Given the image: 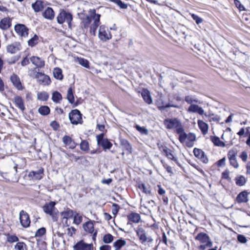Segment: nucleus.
<instances>
[{
  "label": "nucleus",
  "instance_id": "1",
  "mask_svg": "<svg viewBox=\"0 0 250 250\" xmlns=\"http://www.w3.org/2000/svg\"><path fill=\"white\" fill-rule=\"evenodd\" d=\"M89 16L83 18L81 23V27L83 31L89 28V33L95 36L96 30L100 25L101 15L96 13L95 9H91L89 11Z\"/></svg>",
  "mask_w": 250,
  "mask_h": 250
},
{
  "label": "nucleus",
  "instance_id": "2",
  "mask_svg": "<svg viewBox=\"0 0 250 250\" xmlns=\"http://www.w3.org/2000/svg\"><path fill=\"white\" fill-rule=\"evenodd\" d=\"M177 133L179 135V140L182 144H185L188 147H192L194 145V142L196 140V136L194 133H189L187 134L184 132L183 127L178 128Z\"/></svg>",
  "mask_w": 250,
  "mask_h": 250
},
{
  "label": "nucleus",
  "instance_id": "3",
  "mask_svg": "<svg viewBox=\"0 0 250 250\" xmlns=\"http://www.w3.org/2000/svg\"><path fill=\"white\" fill-rule=\"evenodd\" d=\"M73 17L72 14L64 10H62L57 17V21L58 23L62 24L66 22L68 24V27L71 28V21Z\"/></svg>",
  "mask_w": 250,
  "mask_h": 250
},
{
  "label": "nucleus",
  "instance_id": "4",
  "mask_svg": "<svg viewBox=\"0 0 250 250\" xmlns=\"http://www.w3.org/2000/svg\"><path fill=\"white\" fill-rule=\"evenodd\" d=\"M56 203L55 202L51 201L45 204L42 207L43 211L47 214L51 216L53 218L57 214L58 210L55 208Z\"/></svg>",
  "mask_w": 250,
  "mask_h": 250
},
{
  "label": "nucleus",
  "instance_id": "5",
  "mask_svg": "<svg viewBox=\"0 0 250 250\" xmlns=\"http://www.w3.org/2000/svg\"><path fill=\"white\" fill-rule=\"evenodd\" d=\"M69 119L73 125H78L82 122V114L78 109L72 110L69 114Z\"/></svg>",
  "mask_w": 250,
  "mask_h": 250
},
{
  "label": "nucleus",
  "instance_id": "6",
  "mask_svg": "<svg viewBox=\"0 0 250 250\" xmlns=\"http://www.w3.org/2000/svg\"><path fill=\"white\" fill-rule=\"evenodd\" d=\"M136 232L139 238L140 241L142 244H144L146 242L150 243L153 242V239L151 237L146 236V231L143 228L141 227L138 228L136 229Z\"/></svg>",
  "mask_w": 250,
  "mask_h": 250
},
{
  "label": "nucleus",
  "instance_id": "7",
  "mask_svg": "<svg viewBox=\"0 0 250 250\" xmlns=\"http://www.w3.org/2000/svg\"><path fill=\"white\" fill-rule=\"evenodd\" d=\"M104 136L103 133L96 136L97 144L101 146L104 150L109 149L112 146V144L107 139L104 138Z\"/></svg>",
  "mask_w": 250,
  "mask_h": 250
},
{
  "label": "nucleus",
  "instance_id": "8",
  "mask_svg": "<svg viewBox=\"0 0 250 250\" xmlns=\"http://www.w3.org/2000/svg\"><path fill=\"white\" fill-rule=\"evenodd\" d=\"M164 125L167 129L176 128L182 127L180 122L176 118L167 119L164 121Z\"/></svg>",
  "mask_w": 250,
  "mask_h": 250
},
{
  "label": "nucleus",
  "instance_id": "9",
  "mask_svg": "<svg viewBox=\"0 0 250 250\" xmlns=\"http://www.w3.org/2000/svg\"><path fill=\"white\" fill-rule=\"evenodd\" d=\"M15 30L21 38H26L28 35L29 29L24 24H17L15 26Z\"/></svg>",
  "mask_w": 250,
  "mask_h": 250
},
{
  "label": "nucleus",
  "instance_id": "10",
  "mask_svg": "<svg viewBox=\"0 0 250 250\" xmlns=\"http://www.w3.org/2000/svg\"><path fill=\"white\" fill-rule=\"evenodd\" d=\"M98 37L101 41L105 42L111 39L112 35L110 33H108L106 26L102 25L99 27Z\"/></svg>",
  "mask_w": 250,
  "mask_h": 250
},
{
  "label": "nucleus",
  "instance_id": "11",
  "mask_svg": "<svg viewBox=\"0 0 250 250\" xmlns=\"http://www.w3.org/2000/svg\"><path fill=\"white\" fill-rule=\"evenodd\" d=\"M83 228L85 231L87 233L92 234L93 240H95L97 234V231L95 230L94 224L92 221H89L83 224Z\"/></svg>",
  "mask_w": 250,
  "mask_h": 250
},
{
  "label": "nucleus",
  "instance_id": "12",
  "mask_svg": "<svg viewBox=\"0 0 250 250\" xmlns=\"http://www.w3.org/2000/svg\"><path fill=\"white\" fill-rule=\"evenodd\" d=\"M20 220L21 225L25 228H28L30 224V219L29 215L25 211L22 210L20 212Z\"/></svg>",
  "mask_w": 250,
  "mask_h": 250
},
{
  "label": "nucleus",
  "instance_id": "13",
  "mask_svg": "<svg viewBox=\"0 0 250 250\" xmlns=\"http://www.w3.org/2000/svg\"><path fill=\"white\" fill-rule=\"evenodd\" d=\"M74 250H93L92 244H86L83 241H80L73 247Z\"/></svg>",
  "mask_w": 250,
  "mask_h": 250
},
{
  "label": "nucleus",
  "instance_id": "14",
  "mask_svg": "<svg viewBox=\"0 0 250 250\" xmlns=\"http://www.w3.org/2000/svg\"><path fill=\"white\" fill-rule=\"evenodd\" d=\"M195 239L198 240L201 243L209 244L208 246L212 245V243L211 241L209 236L205 233H199L195 237Z\"/></svg>",
  "mask_w": 250,
  "mask_h": 250
},
{
  "label": "nucleus",
  "instance_id": "15",
  "mask_svg": "<svg viewBox=\"0 0 250 250\" xmlns=\"http://www.w3.org/2000/svg\"><path fill=\"white\" fill-rule=\"evenodd\" d=\"M43 168L41 167L37 171H32L28 174V177L32 180H39L42 178Z\"/></svg>",
  "mask_w": 250,
  "mask_h": 250
},
{
  "label": "nucleus",
  "instance_id": "16",
  "mask_svg": "<svg viewBox=\"0 0 250 250\" xmlns=\"http://www.w3.org/2000/svg\"><path fill=\"white\" fill-rule=\"evenodd\" d=\"M36 77L39 83L43 85H49L51 83L49 77L42 73H38Z\"/></svg>",
  "mask_w": 250,
  "mask_h": 250
},
{
  "label": "nucleus",
  "instance_id": "17",
  "mask_svg": "<svg viewBox=\"0 0 250 250\" xmlns=\"http://www.w3.org/2000/svg\"><path fill=\"white\" fill-rule=\"evenodd\" d=\"M30 60L32 63L37 68H42L45 65L44 61L37 56H32L30 58Z\"/></svg>",
  "mask_w": 250,
  "mask_h": 250
},
{
  "label": "nucleus",
  "instance_id": "18",
  "mask_svg": "<svg viewBox=\"0 0 250 250\" xmlns=\"http://www.w3.org/2000/svg\"><path fill=\"white\" fill-rule=\"evenodd\" d=\"M193 153L195 157L200 159L203 163L206 164L208 162L207 157L205 156L204 152L201 149L195 148Z\"/></svg>",
  "mask_w": 250,
  "mask_h": 250
},
{
  "label": "nucleus",
  "instance_id": "19",
  "mask_svg": "<svg viewBox=\"0 0 250 250\" xmlns=\"http://www.w3.org/2000/svg\"><path fill=\"white\" fill-rule=\"evenodd\" d=\"M63 144L70 149H74L77 146V144L71 139L70 136L65 135L62 138Z\"/></svg>",
  "mask_w": 250,
  "mask_h": 250
},
{
  "label": "nucleus",
  "instance_id": "20",
  "mask_svg": "<svg viewBox=\"0 0 250 250\" xmlns=\"http://www.w3.org/2000/svg\"><path fill=\"white\" fill-rule=\"evenodd\" d=\"M159 148L161 151L164 153V154L166 156L168 159L174 161H176V159L174 157L173 154H172V151L167 148L166 146H162Z\"/></svg>",
  "mask_w": 250,
  "mask_h": 250
},
{
  "label": "nucleus",
  "instance_id": "21",
  "mask_svg": "<svg viewBox=\"0 0 250 250\" xmlns=\"http://www.w3.org/2000/svg\"><path fill=\"white\" fill-rule=\"evenodd\" d=\"M188 111L189 112L197 113L200 115L204 114V109L197 104H191L188 107Z\"/></svg>",
  "mask_w": 250,
  "mask_h": 250
},
{
  "label": "nucleus",
  "instance_id": "22",
  "mask_svg": "<svg viewBox=\"0 0 250 250\" xmlns=\"http://www.w3.org/2000/svg\"><path fill=\"white\" fill-rule=\"evenodd\" d=\"M21 45L20 43L15 42L7 46V50L11 54H14L21 50Z\"/></svg>",
  "mask_w": 250,
  "mask_h": 250
},
{
  "label": "nucleus",
  "instance_id": "23",
  "mask_svg": "<svg viewBox=\"0 0 250 250\" xmlns=\"http://www.w3.org/2000/svg\"><path fill=\"white\" fill-rule=\"evenodd\" d=\"M10 80L13 85L19 90L22 89V85L19 77L16 74H13Z\"/></svg>",
  "mask_w": 250,
  "mask_h": 250
},
{
  "label": "nucleus",
  "instance_id": "24",
  "mask_svg": "<svg viewBox=\"0 0 250 250\" xmlns=\"http://www.w3.org/2000/svg\"><path fill=\"white\" fill-rule=\"evenodd\" d=\"M42 16L46 19L52 20L54 18L55 13L52 8L47 7L43 12Z\"/></svg>",
  "mask_w": 250,
  "mask_h": 250
},
{
  "label": "nucleus",
  "instance_id": "25",
  "mask_svg": "<svg viewBox=\"0 0 250 250\" xmlns=\"http://www.w3.org/2000/svg\"><path fill=\"white\" fill-rule=\"evenodd\" d=\"M248 193L244 191L240 192L237 196L236 200L238 203H246L248 201Z\"/></svg>",
  "mask_w": 250,
  "mask_h": 250
},
{
  "label": "nucleus",
  "instance_id": "26",
  "mask_svg": "<svg viewBox=\"0 0 250 250\" xmlns=\"http://www.w3.org/2000/svg\"><path fill=\"white\" fill-rule=\"evenodd\" d=\"M142 96L144 100V101L147 104H151L152 103V100L149 91L146 89H144L143 90L142 92Z\"/></svg>",
  "mask_w": 250,
  "mask_h": 250
},
{
  "label": "nucleus",
  "instance_id": "27",
  "mask_svg": "<svg viewBox=\"0 0 250 250\" xmlns=\"http://www.w3.org/2000/svg\"><path fill=\"white\" fill-rule=\"evenodd\" d=\"M14 102L16 106L20 108L22 111L25 110L24 102L21 97L17 96L14 97Z\"/></svg>",
  "mask_w": 250,
  "mask_h": 250
},
{
  "label": "nucleus",
  "instance_id": "28",
  "mask_svg": "<svg viewBox=\"0 0 250 250\" xmlns=\"http://www.w3.org/2000/svg\"><path fill=\"white\" fill-rule=\"evenodd\" d=\"M11 25L10 19L8 18H3L0 21V28L3 30L7 29Z\"/></svg>",
  "mask_w": 250,
  "mask_h": 250
},
{
  "label": "nucleus",
  "instance_id": "29",
  "mask_svg": "<svg viewBox=\"0 0 250 250\" xmlns=\"http://www.w3.org/2000/svg\"><path fill=\"white\" fill-rule=\"evenodd\" d=\"M198 126L204 135H206L208 131V125L204 121L199 120L198 121Z\"/></svg>",
  "mask_w": 250,
  "mask_h": 250
},
{
  "label": "nucleus",
  "instance_id": "30",
  "mask_svg": "<svg viewBox=\"0 0 250 250\" xmlns=\"http://www.w3.org/2000/svg\"><path fill=\"white\" fill-rule=\"evenodd\" d=\"M32 7L36 12L41 11L43 8V2L41 0H37L32 3Z\"/></svg>",
  "mask_w": 250,
  "mask_h": 250
},
{
  "label": "nucleus",
  "instance_id": "31",
  "mask_svg": "<svg viewBox=\"0 0 250 250\" xmlns=\"http://www.w3.org/2000/svg\"><path fill=\"white\" fill-rule=\"evenodd\" d=\"M127 217L129 220L134 223H138L141 220V216L137 213L132 212L129 214Z\"/></svg>",
  "mask_w": 250,
  "mask_h": 250
},
{
  "label": "nucleus",
  "instance_id": "32",
  "mask_svg": "<svg viewBox=\"0 0 250 250\" xmlns=\"http://www.w3.org/2000/svg\"><path fill=\"white\" fill-rule=\"evenodd\" d=\"M54 77L59 80L63 79V76L62 74V70L59 67H55L53 71Z\"/></svg>",
  "mask_w": 250,
  "mask_h": 250
},
{
  "label": "nucleus",
  "instance_id": "33",
  "mask_svg": "<svg viewBox=\"0 0 250 250\" xmlns=\"http://www.w3.org/2000/svg\"><path fill=\"white\" fill-rule=\"evenodd\" d=\"M126 243L125 240L120 239L113 243V246L115 248V250H120V249L125 246Z\"/></svg>",
  "mask_w": 250,
  "mask_h": 250
},
{
  "label": "nucleus",
  "instance_id": "34",
  "mask_svg": "<svg viewBox=\"0 0 250 250\" xmlns=\"http://www.w3.org/2000/svg\"><path fill=\"white\" fill-rule=\"evenodd\" d=\"M49 98V94L45 91L39 92L37 93V99L42 101H46Z\"/></svg>",
  "mask_w": 250,
  "mask_h": 250
},
{
  "label": "nucleus",
  "instance_id": "35",
  "mask_svg": "<svg viewBox=\"0 0 250 250\" xmlns=\"http://www.w3.org/2000/svg\"><path fill=\"white\" fill-rule=\"evenodd\" d=\"M211 140L214 145L218 146L224 147L225 144L220 140V138L216 136L211 137Z\"/></svg>",
  "mask_w": 250,
  "mask_h": 250
},
{
  "label": "nucleus",
  "instance_id": "36",
  "mask_svg": "<svg viewBox=\"0 0 250 250\" xmlns=\"http://www.w3.org/2000/svg\"><path fill=\"white\" fill-rule=\"evenodd\" d=\"M237 153L238 150L236 148L233 147L230 149L227 155L229 160L236 158Z\"/></svg>",
  "mask_w": 250,
  "mask_h": 250
},
{
  "label": "nucleus",
  "instance_id": "37",
  "mask_svg": "<svg viewBox=\"0 0 250 250\" xmlns=\"http://www.w3.org/2000/svg\"><path fill=\"white\" fill-rule=\"evenodd\" d=\"M246 182V179L242 175L238 176L235 178L236 184L238 186H244Z\"/></svg>",
  "mask_w": 250,
  "mask_h": 250
},
{
  "label": "nucleus",
  "instance_id": "38",
  "mask_svg": "<svg viewBox=\"0 0 250 250\" xmlns=\"http://www.w3.org/2000/svg\"><path fill=\"white\" fill-rule=\"evenodd\" d=\"M62 99V95L58 91H54L52 93V100L56 103H59Z\"/></svg>",
  "mask_w": 250,
  "mask_h": 250
},
{
  "label": "nucleus",
  "instance_id": "39",
  "mask_svg": "<svg viewBox=\"0 0 250 250\" xmlns=\"http://www.w3.org/2000/svg\"><path fill=\"white\" fill-rule=\"evenodd\" d=\"M39 38L36 34L34 35L33 37H32L28 41V44L31 47H33L36 45L39 42Z\"/></svg>",
  "mask_w": 250,
  "mask_h": 250
},
{
  "label": "nucleus",
  "instance_id": "40",
  "mask_svg": "<svg viewBox=\"0 0 250 250\" xmlns=\"http://www.w3.org/2000/svg\"><path fill=\"white\" fill-rule=\"evenodd\" d=\"M38 111L40 114L45 116L50 113V108L47 106L43 105L39 108Z\"/></svg>",
  "mask_w": 250,
  "mask_h": 250
},
{
  "label": "nucleus",
  "instance_id": "41",
  "mask_svg": "<svg viewBox=\"0 0 250 250\" xmlns=\"http://www.w3.org/2000/svg\"><path fill=\"white\" fill-rule=\"evenodd\" d=\"M139 188L146 194H151V189L149 186H146L145 184H140Z\"/></svg>",
  "mask_w": 250,
  "mask_h": 250
},
{
  "label": "nucleus",
  "instance_id": "42",
  "mask_svg": "<svg viewBox=\"0 0 250 250\" xmlns=\"http://www.w3.org/2000/svg\"><path fill=\"white\" fill-rule=\"evenodd\" d=\"M67 99L70 104H73L74 102V97L73 93V90L72 87H69L67 90Z\"/></svg>",
  "mask_w": 250,
  "mask_h": 250
},
{
  "label": "nucleus",
  "instance_id": "43",
  "mask_svg": "<svg viewBox=\"0 0 250 250\" xmlns=\"http://www.w3.org/2000/svg\"><path fill=\"white\" fill-rule=\"evenodd\" d=\"M74 215V212L72 210L68 209L62 212V216L63 218L68 219L71 218Z\"/></svg>",
  "mask_w": 250,
  "mask_h": 250
},
{
  "label": "nucleus",
  "instance_id": "44",
  "mask_svg": "<svg viewBox=\"0 0 250 250\" xmlns=\"http://www.w3.org/2000/svg\"><path fill=\"white\" fill-rule=\"evenodd\" d=\"M14 249L16 250H27L26 245L23 242H18L15 246Z\"/></svg>",
  "mask_w": 250,
  "mask_h": 250
},
{
  "label": "nucleus",
  "instance_id": "45",
  "mask_svg": "<svg viewBox=\"0 0 250 250\" xmlns=\"http://www.w3.org/2000/svg\"><path fill=\"white\" fill-rule=\"evenodd\" d=\"M185 101L188 104H192V103H199V100L196 99L194 96H187L185 97Z\"/></svg>",
  "mask_w": 250,
  "mask_h": 250
},
{
  "label": "nucleus",
  "instance_id": "46",
  "mask_svg": "<svg viewBox=\"0 0 250 250\" xmlns=\"http://www.w3.org/2000/svg\"><path fill=\"white\" fill-rule=\"evenodd\" d=\"M114 240V237L109 233L104 235L103 237V242L105 244L111 243Z\"/></svg>",
  "mask_w": 250,
  "mask_h": 250
},
{
  "label": "nucleus",
  "instance_id": "47",
  "mask_svg": "<svg viewBox=\"0 0 250 250\" xmlns=\"http://www.w3.org/2000/svg\"><path fill=\"white\" fill-rule=\"evenodd\" d=\"M78 62L82 66L88 68L89 67V62L83 58H78Z\"/></svg>",
  "mask_w": 250,
  "mask_h": 250
},
{
  "label": "nucleus",
  "instance_id": "48",
  "mask_svg": "<svg viewBox=\"0 0 250 250\" xmlns=\"http://www.w3.org/2000/svg\"><path fill=\"white\" fill-rule=\"evenodd\" d=\"M208 120L209 122H219L220 120V117L217 115H215L213 113H210L208 115Z\"/></svg>",
  "mask_w": 250,
  "mask_h": 250
},
{
  "label": "nucleus",
  "instance_id": "49",
  "mask_svg": "<svg viewBox=\"0 0 250 250\" xmlns=\"http://www.w3.org/2000/svg\"><path fill=\"white\" fill-rule=\"evenodd\" d=\"M83 220V217L78 213H76L74 216L73 223L79 225L81 223Z\"/></svg>",
  "mask_w": 250,
  "mask_h": 250
},
{
  "label": "nucleus",
  "instance_id": "50",
  "mask_svg": "<svg viewBox=\"0 0 250 250\" xmlns=\"http://www.w3.org/2000/svg\"><path fill=\"white\" fill-rule=\"evenodd\" d=\"M7 241L9 243L16 242L19 241V238L15 235H10L8 234L6 235Z\"/></svg>",
  "mask_w": 250,
  "mask_h": 250
},
{
  "label": "nucleus",
  "instance_id": "51",
  "mask_svg": "<svg viewBox=\"0 0 250 250\" xmlns=\"http://www.w3.org/2000/svg\"><path fill=\"white\" fill-rule=\"evenodd\" d=\"M111 1L117 4L121 9H126L127 4L122 2L121 0H110Z\"/></svg>",
  "mask_w": 250,
  "mask_h": 250
},
{
  "label": "nucleus",
  "instance_id": "52",
  "mask_svg": "<svg viewBox=\"0 0 250 250\" xmlns=\"http://www.w3.org/2000/svg\"><path fill=\"white\" fill-rule=\"evenodd\" d=\"M80 148L83 151L88 150L89 148L88 143L85 140L82 141L80 144Z\"/></svg>",
  "mask_w": 250,
  "mask_h": 250
},
{
  "label": "nucleus",
  "instance_id": "53",
  "mask_svg": "<svg viewBox=\"0 0 250 250\" xmlns=\"http://www.w3.org/2000/svg\"><path fill=\"white\" fill-rule=\"evenodd\" d=\"M136 129L139 131L141 134L147 135L148 134V130L144 127H141L139 125H136L135 126Z\"/></svg>",
  "mask_w": 250,
  "mask_h": 250
},
{
  "label": "nucleus",
  "instance_id": "54",
  "mask_svg": "<svg viewBox=\"0 0 250 250\" xmlns=\"http://www.w3.org/2000/svg\"><path fill=\"white\" fill-rule=\"evenodd\" d=\"M46 230L44 228H42L37 230L35 233L36 237H41L45 233Z\"/></svg>",
  "mask_w": 250,
  "mask_h": 250
},
{
  "label": "nucleus",
  "instance_id": "55",
  "mask_svg": "<svg viewBox=\"0 0 250 250\" xmlns=\"http://www.w3.org/2000/svg\"><path fill=\"white\" fill-rule=\"evenodd\" d=\"M191 16L197 24L202 23L203 21L202 18L194 14H191Z\"/></svg>",
  "mask_w": 250,
  "mask_h": 250
},
{
  "label": "nucleus",
  "instance_id": "56",
  "mask_svg": "<svg viewBox=\"0 0 250 250\" xmlns=\"http://www.w3.org/2000/svg\"><path fill=\"white\" fill-rule=\"evenodd\" d=\"M123 145L126 150L131 153L132 147L127 141H124L123 142Z\"/></svg>",
  "mask_w": 250,
  "mask_h": 250
},
{
  "label": "nucleus",
  "instance_id": "57",
  "mask_svg": "<svg viewBox=\"0 0 250 250\" xmlns=\"http://www.w3.org/2000/svg\"><path fill=\"white\" fill-rule=\"evenodd\" d=\"M30 61V58L29 59L27 56H25L22 59L21 62V65L22 66H26L29 64Z\"/></svg>",
  "mask_w": 250,
  "mask_h": 250
},
{
  "label": "nucleus",
  "instance_id": "58",
  "mask_svg": "<svg viewBox=\"0 0 250 250\" xmlns=\"http://www.w3.org/2000/svg\"><path fill=\"white\" fill-rule=\"evenodd\" d=\"M230 165L235 168L239 167V164L237 162L236 158L229 160Z\"/></svg>",
  "mask_w": 250,
  "mask_h": 250
},
{
  "label": "nucleus",
  "instance_id": "59",
  "mask_svg": "<svg viewBox=\"0 0 250 250\" xmlns=\"http://www.w3.org/2000/svg\"><path fill=\"white\" fill-rule=\"evenodd\" d=\"M67 231L68 235L70 236H72L75 233L76 229L73 227H71L67 229Z\"/></svg>",
  "mask_w": 250,
  "mask_h": 250
},
{
  "label": "nucleus",
  "instance_id": "60",
  "mask_svg": "<svg viewBox=\"0 0 250 250\" xmlns=\"http://www.w3.org/2000/svg\"><path fill=\"white\" fill-rule=\"evenodd\" d=\"M237 240L241 243H246L247 242V239L246 237L241 234L238 235Z\"/></svg>",
  "mask_w": 250,
  "mask_h": 250
},
{
  "label": "nucleus",
  "instance_id": "61",
  "mask_svg": "<svg viewBox=\"0 0 250 250\" xmlns=\"http://www.w3.org/2000/svg\"><path fill=\"white\" fill-rule=\"evenodd\" d=\"M235 4L240 10H245L244 6L240 3V1L235 0Z\"/></svg>",
  "mask_w": 250,
  "mask_h": 250
},
{
  "label": "nucleus",
  "instance_id": "62",
  "mask_svg": "<svg viewBox=\"0 0 250 250\" xmlns=\"http://www.w3.org/2000/svg\"><path fill=\"white\" fill-rule=\"evenodd\" d=\"M240 157L244 162H246L248 158V154L246 151H243L240 155Z\"/></svg>",
  "mask_w": 250,
  "mask_h": 250
},
{
  "label": "nucleus",
  "instance_id": "63",
  "mask_svg": "<svg viewBox=\"0 0 250 250\" xmlns=\"http://www.w3.org/2000/svg\"><path fill=\"white\" fill-rule=\"evenodd\" d=\"M226 158L225 157L223 158L217 162L218 167H221L225 165Z\"/></svg>",
  "mask_w": 250,
  "mask_h": 250
},
{
  "label": "nucleus",
  "instance_id": "64",
  "mask_svg": "<svg viewBox=\"0 0 250 250\" xmlns=\"http://www.w3.org/2000/svg\"><path fill=\"white\" fill-rule=\"evenodd\" d=\"M100 250H111V247L109 245H103L100 248Z\"/></svg>",
  "mask_w": 250,
  "mask_h": 250
}]
</instances>
